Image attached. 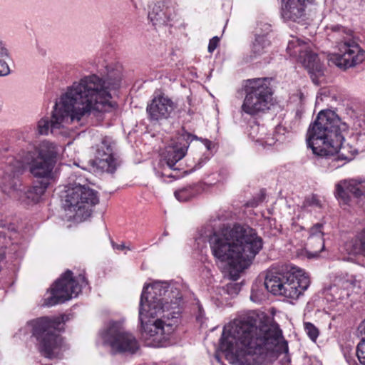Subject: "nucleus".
<instances>
[{
  "mask_svg": "<svg viewBox=\"0 0 365 365\" xmlns=\"http://www.w3.org/2000/svg\"><path fill=\"white\" fill-rule=\"evenodd\" d=\"M121 75L112 71L106 76H86L67 87L56 102L51 119L41 118L37 124L40 135L53 134L68 125L83 126L92 112H110L115 108L113 94L120 88Z\"/></svg>",
  "mask_w": 365,
  "mask_h": 365,
  "instance_id": "1",
  "label": "nucleus"
},
{
  "mask_svg": "<svg viewBox=\"0 0 365 365\" xmlns=\"http://www.w3.org/2000/svg\"><path fill=\"white\" fill-rule=\"evenodd\" d=\"M224 329L220 349L230 364L256 365L267 356L287 354V341L277 324L269 322L263 314L250 312L235 319L225 337Z\"/></svg>",
  "mask_w": 365,
  "mask_h": 365,
  "instance_id": "2",
  "label": "nucleus"
},
{
  "mask_svg": "<svg viewBox=\"0 0 365 365\" xmlns=\"http://www.w3.org/2000/svg\"><path fill=\"white\" fill-rule=\"evenodd\" d=\"M180 291L167 282L143 287L139 307L142 336L148 345L163 346L174 331L181 315Z\"/></svg>",
  "mask_w": 365,
  "mask_h": 365,
  "instance_id": "3",
  "label": "nucleus"
},
{
  "mask_svg": "<svg viewBox=\"0 0 365 365\" xmlns=\"http://www.w3.org/2000/svg\"><path fill=\"white\" fill-rule=\"evenodd\" d=\"M58 157L57 146L48 141L41 142L38 145L30 144L26 150H21L18 154V165H9L2 179L4 192L11 193L21 190L19 175L24 166H28L30 173L36 178H41L29 188L35 192H25L26 197L32 202H37L43 195L49 184L53 169ZM11 164V161L9 163Z\"/></svg>",
  "mask_w": 365,
  "mask_h": 365,
  "instance_id": "4",
  "label": "nucleus"
},
{
  "mask_svg": "<svg viewBox=\"0 0 365 365\" xmlns=\"http://www.w3.org/2000/svg\"><path fill=\"white\" fill-rule=\"evenodd\" d=\"M207 237L216 262L237 271L247 268L263 246L262 237L247 225L225 227Z\"/></svg>",
  "mask_w": 365,
  "mask_h": 365,
  "instance_id": "5",
  "label": "nucleus"
},
{
  "mask_svg": "<svg viewBox=\"0 0 365 365\" xmlns=\"http://www.w3.org/2000/svg\"><path fill=\"white\" fill-rule=\"evenodd\" d=\"M335 112L320 111L307 130V145L316 155L325 157L331 169L341 167L353 158V154H346L347 148L343 146V133L347 130Z\"/></svg>",
  "mask_w": 365,
  "mask_h": 365,
  "instance_id": "6",
  "label": "nucleus"
},
{
  "mask_svg": "<svg viewBox=\"0 0 365 365\" xmlns=\"http://www.w3.org/2000/svg\"><path fill=\"white\" fill-rule=\"evenodd\" d=\"M329 35L336 38L337 51L330 53L328 59L336 66L346 69L365 61V51L361 48L352 30L339 24L331 25Z\"/></svg>",
  "mask_w": 365,
  "mask_h": 365,
  "instance_id": "7",
  "label": "nucleus"
},
{
  "mask_svg": "<svg viewBox=\"0 0 365 365\" xmlns=\"http://www.w3.org/2000/svg\"><path fill=\"white\" fill-rule=\"evenodd\" d=\"M309 284V278L306 273L295 267L286 272L269 271L264 282L268 292L292 299H298Z\"/></svg>",
  "mask_w": 365,
  "mask_h": 365,
  "instance_id": "8",
  "label": "nucleus"
},
{
  "mask_svg": "<svg viewBox=\"0 0 365 365\" xmlns=\"http://www.w3.org/2000/svg\"><path fill=\"white\" fill-rule=\"evenodd\" d=\"M272 78L248 79L245 86V96L241 106L242 113L255 117L268 112L274 106Z\"/></svg>",
  "mask_w": 365,
  "mask_h": 365,
  "instance_id": "9",
  "label": "nucleus"
},
{
  "mask_svg": "<svg viewBox=\"0 0 365 365\" xmlns=\"http://www.w3.org/2000/svg\"><path fill=\"white\" fill-rule=\"evenodd\" d=\"M78 182L69 183L66 186L63 207L73 213L76 220H84L91 216L93 207L99 202L97 192L86 185Z\"/></svg>",
  "mask_w": 365,
  "mask_h": 365,
  "instance_id": "10",
  "label": "nucleus"
},
{
  "mask_svg": "<svg viewBox=\"0 0 365 365\" xmlns=\"http://www.w3.org/2000/svg\"><path fill=\"white\" fill-rule=\"evenodd\" d=\"M61 324L58 317H41L28 323L31 327L32 333L39 341V349L41 354L47 358L58 357L61 353L62 339L56 333V329Z\"/></svg>",
  "mask_w": 365,
  "mask_h": 365,
  "instance_id": "11",
  "label": "nucleus"
},
{
  "mask_svg": "<svg viewBox=\"0 0 365 365\" xmlns=\"http://www.w3.org/2000/svg\"><path fill=\"white\" fill-rule=\"evenodd\" d=\"M86 284L83 275L79 274L74 278L72 272L67 270L53 283L50 289V296L45 298L43 304L52 307L64 303L76 297Z\"/></svg>",
  "mask_w": 365,
  "mask_h": 365,
  "instance_id": "12",
  "label": "nucleus"
},
{
  "mask_svg": "<svg viewBox=\"0 0 365 365\" xmlns=\"http://www.w3.org/2000/svg\"><path fill=\"white\" fill-rule=\"evenodd\" d=\"M287 52L303 65L314 83H316L314 77L323 76L324 66L318 55L310 49L307 42L297 38H292L288 42Z\"/></svg>",
  "mask_w": 365,
  "mask_h": 365,
  "instance_id": "13",
  "label": "nucleus"
},
{
  "mask_svg": "<svg viewBox=\"0 0 365 365\" xmlns=\"http://www.w3.org/2000/svg\"><path fill=\"white\" fill-rule=\"evenodd\" d=\"M104 344L110 346L113 352L135 353L138 349L136 339L125 331L120 322H110L101 333Z\"/></svg>",
  "mask_w": 365,
  "mask_h": 365,
  "instance_id": "14",
  "label": "nucleus"
},
{
  "mask_svg": "<svg viewBox=\"0 0 365 365\" xmlns=\"http://www.w3.org/2000/svg\"><path fill=\"white\" fill-rule=\"evenodd\" d=\"M193 136L189 133L182 134L177 140H172L161 153L160 165L175 170V164L182 159L187 151L188 140H192Z\"/></svg>",
  "mask_w": 365,
  "mask_h": 365,
  "instance_id": "15",
  "label": "nucleus"
},
{
  "mask_svg": "<svg viewBox=\"0 0 365 365\" xmlns=\"http://www.w3.org/2000/svg\"><path fill=\"white\" fill-rule=\"evenodd\" d=\"M335 196L341 206H351L354 199L365 196V180H343L335 186Z\"/></svg>",
  "mask_w": 365,
  "mask_h": 365,
  "instance_id": "16",
  "label": "nucleus"
},
{
  "mask_svg": "<svg viewBox=\"0 0 365 365\" xmlns=\"http://www.w3.org/2000/svg\"><path fill=\"white\" fill-rule=\"evenodd\" d=\"M115 143L108 137L102 139L97 145L95 158L91 160V165L96 169L113 173L117 166L116 160L113 155Z\"/></svg>",
  "mask_w": 365,
  "mask_h": 365,
  "instance_id": "17",
  "label": "nucleus"
},
{
  "mask_svg": "<svg viewBox=\"0 0 365 365\" xmlns=\"http://www.w3.org/2000/svg\"><path fill=\"white\" fill-rule=\"evenodd\" d=\"M175 108V104L170 98L159 95L148 104L146 110L151 121H158L169 118Z\"/></svg>",
  "mask_w": 365,
  "mask_h": 365,
  "instance_id": "18",
  "label": "nucleus"
},
{
  "mask_svg": "<svg viewBox=\"0 0 365 365\" xmlns=\"http://www.w3.org/2000/svg\"><path fill=\"white\" fill-rule=\"evenodd\" d=\"M175 16L174 8L166 1H158L150 6L148 18L155 26L168 25Z\"/></svg>",
  "mask_w": 365,
  "mask_h": 365,
  "instance_id": "19",
  "label": "nucleus"
},
{
  "mask_svg": "<svg viewBox=\"0 0 365 365\" xmlns=\"http://www.w3.org/2000/svg\"><path fill=\"white\" fill-rule=\"evenodd\" d=\"M271 25L260 22L255 31V40L251 51L255 56H261L268 51L271 45Z\"/></svg>",
  "mask_w": 365,
  "mask_h": 365,
  "instance_id": "20",
  "label": "nucleus"
},
{
  "mask_svg": "<svg viewBox=\"0 0 365 365\" xmlns=\"http://www.w3.org/2000/svg\"><path fill=\"white\" fill-rule=\"evenodd\" d=\"M359 282L353 277L349 278H339L330 287L329 292L333 300H343L347 299L354 292L359 289Z\"/></svg>",
  "mask_w": 365,
  "mask_h": 365,
  "instance_id": "21",
  "label": "nucleus"
},
{
  "mask_svg": "<svg viewBox=\"0 0 365 365\" xmlns=\"http://www.w3.org/2000/svg\"><path fill=\"white\" fill-rule=\"evenodd\" d=\"M323 225L317 223L312 226L309 230V245L312 247L314 242L318 243V247H324V232L322 231Z\"/></svg>",
  "mask_w": 365,
  "mask_h": 365,
  "instance_id": "22",
  "label": "nucleus"
},
{
  "mask_svg": "<svg viewBox=\"0 0 365 365\" xmlns=\"http://www.w3.org/2000/svg\"><path fill=\"white\" fill-rule=\"evenodd\" d=\"M196 191L192 186H187L176 190L174 193L176 199L180 202H185L192 197Z\"/></svg>",
  "mask_w": 365,
  "mask_h": 365,
  "instance_id": "23",
  "label": "nucleus"
},
{
  "mask_svg": "<svg viewBox=\"0 0 365 365\" xmlns=\"http://www.w3.org/2000/svg\"><path fill=\"white\" fill-rule=\"evenodd\" d=\"M314 245H309V239L307 240V247L305 250V255L307 258H317L319 256V254L324 250V247H318L317 242H314Z\"/></svg>",
  "mask_w": 365,
  "mask_h": 365,
  "instance_id": "24",
  "label": "nucleus"
},
{
  "mask_svg": "<svg viewBox=\"0 0 365 365\" xmlns=\"http://www.w3.org/2000/svg\"><path fill=\"white\" fill-rule=\"evenodd\" d=\"M304 330L311 340L315 341L319 336L318 329L310 322L304 323Z\"/></svg>",
  "mask_w": 365,
  "mask_h": 365,
  "instance_id": "25",
  "label": "nucleus"
},
{
  "mask_svg": "<svg viewBox=\"0 0 365 365\" xmlns=\"http://www.w3.org/2000/svg\"><path fill=\"white\" fill-rule=\"evenodd\" d=\"M356 356L359 362L365 365V339H362L356 348Z\"/></svg>",
  "mask_w": 365,
  "mask_h": 365,
  "instance_id": "26",
  "label": "nucleus"
},
{
  "mask_svg": "<svg viewBox=\"0 0 365 365\" xmlns=\"http://www.w3.org/2000/svg\"><path fill=\"white\" fill-rule=\"evenodd\" d=\"M264 294L262 290H259L255 288V287H252L250 299L255 303H260L262 300L264 299Z\"/></svg>",
  "mask_w": 365,
  "mask_h": 365,
  "instance_id": "27",
  "label": "nucleus"
},
{
  "mask_svg": "<svg viewBox=\"0 0 365 365\" xmlns=\"http://www.w3.org/2000/svg\"><path fill=\"white\" fill-rule=\"evenodd\" d=\"M11 73L9 65L4 61L0 59V77L6 76Z\"/></svg>",
  "mask_w": 365,
  "mask_h": 365,
  "instance_id": "28",
  "label": "nucleus"
},
{
  "mask_svg": "<svg viewBox=\"0 0 365 365\" xmlns=\"http://www.w3.org/2000/svg\"><path fill=\"white\" fill-rule=\"evenodd\" d=\"M0 58H9L10 53L7 48V46L2 41H0Z\"/></svg>",
  "mask_w": 365,
  "mask_h": 365,
  "instance_id": "29",
  "label": "nucleus"
},
{
  "mask_svg": "<svg viewBox=\"0 0 365 365\" xmlns=\"http://www.w3.org/2000/svg\"><path fill=\"white\" fill-rule=\"evenodd\" d=\"M220 41V38L217 36H214L210 40L208 44V51L210 53H212L215 48L217 47Z\"/></svg>",
  "mask_w": 365,
  "mask_h": 365,
  "instance_id": "30",
  "label": "nucleus"
},
{
  "mask_svg": "<svg viewBox=\"0 0 365 365\" xmlns=\"http://www.w3.org/2000/svg\"><path fill=\"white\" fill-rule=\"evenodd\" d=\"M240 290L239 285L237 284H230L227 286V291L228 292H232L237 294Z\"/></svg>",
  "mask_w": 365,
  "mask_h": 365,
  "instance_id": "31",
  "label": "nucleus"
},
{
  "mask_svg": "<svg viewBox=\"0 0 365 365\" xmlns=\"http://www.w3.org/2000/svg\"><path fill=\"white\" fill-rule=\"evenodd\" d=\"M112 245H113V247L114 249H116V250H123L125 248H127L128 250H130L131 249L130 247H125V244L124 243H122V244H115V242H112Z\"/></svg>",
  "mask_w": 365,
  "mask_h": 365,
  "instance_id": "32",
  "label": "nucleus"
},
{
  "mask_svg": "<svg viewBox=\"0 0 365 365\" xmlns=\"http://www.w3.org/2000/svg\"><path fill=\"white\" fill-rule=\"evenodd\" d=\"M203 143L207 150L212 149V143L210 140L205 139L203 140Z\"/></svg>",
  "mask_w": 365,
  "mask_h": 365,
  "instance_id": "33",
  "label": "nucleus"
},
{
  "mask_svg": "<svg viewBox=\"0 0 365 365\" xmlns=\"http://www.w3.org/2000/svg\"><path fill=\"white\" fill-rule=\"evenodd\" d=\"M215 359H216L219 363H220V356H219V354H216L215 355Z\"/></svg>",
  "mask_w": 365,
  "mask_h": 365,
  "instance_id": "34",
  "label": "nucleus"
},
{
  "mask_svg": "<svg viewBox=\"0 0 365 365\" xmlns=\"http://www.w3.org/2000/svg\"><path fill=\"white\" fill-rule=\"evenodd\" d=\"M25 192H31V193H32V195H35V192H33V191H31V190H30L29 189H28L26 191H25V192H24V193H25Z\"/></svg>",
  "mask_w": 365,
  "mask_h": 365,
  "instance_id": "35",
  "label": "nucleus"
},
{
  "mask_svg": "<svg viewBox=\"0 0 365 365\" xmlns=\"http://www.w3.org/2000/svg\"><path fill=\"white\" fill-rule=\"evenodd\" d=\"M266 143H267V144H269V145H272V143H269V142H267V141H266Z\"/></svg>",
  "mask_w": 365,
  "mask_h": 365,
  "instance_id": "36",
  "label": "nucleus"
}]
</instances>
